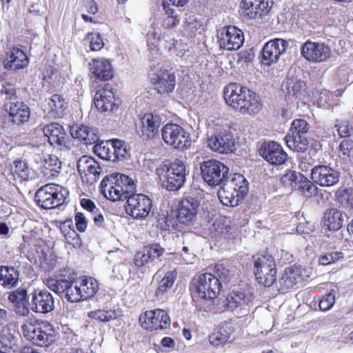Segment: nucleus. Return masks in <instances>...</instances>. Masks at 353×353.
<instances>
[{
    "label": "nucleus",
    "instance_id": "f257e3e1",
    "mask_svg": "<svg viewBox=\"0 0 353 353\" xmlns=\"http://www.w3.org/2000/svg\"><path fill=\"white\" fill-rule=\"evenodd\" d=\"M226 103L242 114H256L262 109L259 97L247 87L230 83L224 88Z\"/></svg>",
    "mask_w": 353,
    "mask_h": 353
},
{
    "label": "nucleus",
    "instance_id": "f03ea898",
    "mask_svg": "<svg viewBox=\"0 0 353 353\" xmlns=\"http://www.w3.org/2000/svg\"><path fill=\"white\" fill-rule=\"evenodd\" d=\"M100 188L103 195L112 201L125 200L129 194L137 191L134 180L119 172L104 177Z\"/></svg>",
    "mask_w": 353,
    "mask_h": 353
},
{
    "label": "nucleus",
    "instance_id": "7ed1b4c3",
    "mask_svg": "<svg viewBox=\"0 0 353 353\" xmlns=\"http://www.w3.org/2000/svg\"><path fill=\"white\" fill-rule=\"evenodd\" d=\"M68 194L69 192L63 187L56 183H48L37 190L34 199L39 207L50 210L61 205Z\"/></svg>",
    "mask_w": 353,
    "mask_h": 353
},
{
    "label": "nucleus",
    "instance_id": "20e7f679",
    "mask_svg": "<svg viewBox=\"0 0 353 353\" xmlns=\"http://www.w3.org/2000/svg\"><path fill=\"white\" fill-rule=\"evenodd\" d=\"M187 173L185 163L175 159L163 168L160 176L162 186L169 191L178 190L183 185Z\"/></svg>",
    "mask_w": 353,
    "mask_h": 353
},
{
    "label": "nucleus",
    "instance_id": "39448f33",
    "mask_svg": "<svg viewBox=\"0 0 353 353\" xmlns=\"http://www.w3.org/2000/svg\"><path fill=\"white\" fill-rule=\"evenodd\" d=\"M254 272L258 282L270 287L276 280V263L271 255H258L254 259Z\"/></svg>",
    "mask_w": 353,
    "mask_h": 353
},
{
    "label": "nucleus",
    "instance_id": "423d86ee",
    "mask_svg": "<svg viewBox=\"0 0 353 353\" xmlns=\"http://www.w3.org/2000/svg\"><path fill=\"white\" fill-rule=\"evenodd\" d=\"M220 280L211 273L199 275L194 284V294L193 298L205 300H213L221 290Z\"/></svg>",
    "mask_w": 353,
    "mask_h": 353
},
{
    "label": "nucleus",
    "instance_id": "0eeeda50",
    "mask_svg": "<svg viewBox=\"0 0 353 353\" xmlns=\"http://www.w3.org/2000/svg\"><path fill=\"white\" fill-rule=\"evenodd\" d=\"M21 331L24 337L38 346H48L54 341L50 324L26 323L22 325Z\"/></svg>",
    "mask_w": 353,
    "mask_h": 353
},
{
    "label": "nucleus",
    "instance_id": "6e6552de",
    "mask_svg": "<svg viewBox=\"0 0 353 353\" xmlns=\"http://www.w3.org/2000/svg\"><path fill=\"white\" fill-rule=\"evenodd\" d=\"M161 132L164 142L173 148L183 150L190 145L189 133L178 124L167 123Z\"/></svg>",
    "mask_w": 353,
    "mask_h": 353
},
{
    "label": "nucleus",
    "instance_id": "1a4fd4ad",
    "mask_svg": "<svg viewBox=\"0 0 353 353\" xmlns=\"http://www.w3.org/2000/svg\"><path fill=\"white\" fill-rule=\"evenodd\" d=\"M13 88L3 86L1 90V94H6V99H10V102L8 108V113L10 120L17 125H21L29 121L30 117V108L23 101L17 100L14 96Z\"/></svg>",
    "mask_w": 353,
    "mask_h": 353
},
{
    "label": "nucleus",
    "instance_id": "9d476101",
    "mask_svg": "<svg viewBox=\"0 0 353 353\" xmlns=\"http://www.w3.org/2000/svg\"><path fill=\"white\" fill-rule=\"evenodd\" d=\"M125 200V210L128 215L137 219H143L148 216L152 202L148 196L134 192L129 194Z\"/></svg>",
    "mask_w": 353,
    "mask_h": 353
},
{
    "label": "nucleus",
    "instance_id": "9b49d317",
    "mask_svg": "<svg viewBox=\"0 0 353 353\" xmlns=\"http://www.w3.org/2000/svg\"><path fill=\"white\" fill-rule=\"evenodd\" d=\"M201 172L202 178L208 185L216 186L225 181L229 168L219 161L210 159L201 165Z\"/></svg>",
    "mask_w": 353,
    "mask_h": 353
},
{
    "label": "nucleus",
    "instance_id": "f8f14e48",
    "mask_svg": "<svg viewBox=\"0 0 353 353\" xmlns=\"http://www.w3.org/2000/svg\"><path fill=\"white\" fill-rule=\"evenodd\" d=\"M161 123L162 119L159 114H144L136 125V132L143 141H152L159 137Z\"/></svg>",
    "mask_w": 353,
    "mask_h": 353
},
{
    "label": "nucleus",
    "instance_id": "ddd939ff",
    "mask_svg": "<svg viewBox=\"0 0 353 353\" xmlns=\"http://www.w3.org/2000/svg\"><path fill=\"white\" fill-rule=\"evenodd\" d=\"M208 146L214 152L229 154L235 149V139L230 130L223 129L208 134Z\"/></svg>",
    "mask_w": 353,
    "mask_h": 353
},
{
    "label": "nucleus",
    "instance_id": "4468645a",
    "mask_svg": "<svg viewBox=\"0 0 353 353\" xmlns=\"http://www.w3.org/2000/svg\"><path fill=\"white\" fill-rule=\"evenodd\" d=\"M71 303H76L93 297L99 290L97 281L90 276H82L74 280Z\"/></svg>",
    "mask_w": 353,
    "mask_h": 353
},
{
    "label": "nucleus",
    "instance_id": "2eb2a0df",
    "mask_svg": "<svg viewBox=\"0 0 353 353\" xmlns=\"http://www.w3.org/2000/svg\"><path fill=\"white\" fill-rule=\"evenodd\" d=\"M289 47V41L276 38L267 42L261 51V63L271 65L276 63L279 57L284 54Z\"/></svg>",
    "mask_w": 353,
    "mask_h": 353
},
{
    "label": "nucleus",
    "instance_id": "dca6fc26",
    "mask_svg": "<svg viewBox=\"0 0 353 353\" xmlns=\"http://www.w3.org/2000/svg\"><path fill=\"white\" fill-rule=\"evenodd\" d=\"M301 53L310 62L321 63L330 57L331 50L324 43L313 42L308 40L303 44Z\"/></svg>",
    "mask_w": 353,
    "mask_h": 353
},
{
    "label": "nucleus",
    "instance_id": "f3484780",
    "mask_svg": "<svg viewBox=\"0 0 353 353\" xmlns=\"http://www.w3.org/2000/svg\"><path fill=\"white\" fill-rule=\"evenodd\" d=\"M141 325L150 330H163L170 327V319L166 311L161 309L148 311L140 317Z\"/></svg>",
    "mask_w": 353,
    "mask_h": 353
},
{
    "label": "nucleus",
    "instance_id": "a211bd4d",
    "mask_svg": "<svg viewBox=\"0 0 353 353\" xmlns=\"http://www.w3.org/2000/svg\"><path fill=\"white\" fill-rule=\"evenodd\" d=\"M220 48L227 50L239 49L244 42L242 30L235 26L224 28L219 35Z\"/></svg>",
    "mask_w": 353,
    "mask_h": 353
},
{
    "label": "nucleus",
    "instance_id": "6ab92c4d",
    "mask_svg": "<svg viewBox=\"0 0 353 353\" xmlns=\"http://www.w3.org/2000/svg\"><path fill=\"white\" fill-rule=\"evenodd\" d=\"M259 154L272 165H280L287 160V153L277 142H264L259 149Z\"/></svg>",
    "mask_w": 353,
    "mask_h": 353
},
{
    "label": "nucleus",
    "instance_id": "aec40b11",
    "mask_svg": "<svg viewBox=\"0 0 353 353\" xmlns=\"http://www.w3.org/2000/svg\"><path fill=\"white\" fill-rule=\"evenodd\" d=\"M339 177L340 173L327 165H316L311 169L312 179L321 186H332L339 182Z\"/></svg>",
    "mask_w": 353,
    "mask_h": 353
},
{
    "label": "nucleus",
    "instance_id": "412c9836",
    "mask_svg": "<svg viewBox=\"0 0 353 353\" xmlns=\"http://www.w3.org/2000/svg\"><path fill=\"white\" fill-rule=\"evenodd\" d=\"M273 4L272 0H242L241 8L248 19H259L266 15Z\"/></svg>",
    "mask_w": 353,
    "mask_h": 353
},
{
    "label": "nucleus",
    "instance_id": "4be33fe9",
    "mask_svg": "<svg viewBox=\"0 0 353 353\" xmlns=\"http://www.w3.org/2000/svg\"><path fill=\"white\" fill-rule=\"evenodd\" d=\"M250 296L242 292H233L229 294L225 301V306L237 316H245L250 307Z\"/></svg>",
    "mask_w": 353,
    "mask_h": 353
},
{
    "label": "nucleus",
    "instance_id": "5701e85b",
    "mask_svg": "<svg viewBox=\"0 0 353 353\" xmlns=\"http://www.w3.org/2000/svg\"><path fill=\"white\" fill-rule=\"evenodd\" d=\"M306 88V83L295 77H288L282 84V92L288 102H292L296 99H304L307 94Z\"/></svg>",
    "mask_w": 353,
    "mask_h": 353
},
{
    "label": "nucleus",
    "instance_id": "b1692460",
    "mask_svg": "<svg viewBox=\"0 0 353 353\" xmlns=\"http://www.w3.org/2000/svg\"><path fill=\"white\" fill-rule=\"evenodd\" d=\"M30 307L36 313L46 314L54 310V300L51 293L46 290L34 291Z\"/></svg>",
    "mask_w": 353,
    "mask_h": 353
},
{
    "label": "nucleus",
    "instance_id": "393cba45",
    "mask_svg": "<svg viewBox=\"0 0 353 353\" xmlns=\"http://www.w3.org/2000/svg\"><path fill=\"white\" fill-rule=\"evenodd\" d=\"M46 286L52 291L63 296L68 301L71 302V293H73L74 280L66 279L65 276H59L50 277L46 281Z\"/></svg>",
    "mask_w": 353,
    "mask_h": 353
},
{
    "label": "nucleus",
    "instance_id": "a878e982",
    "mask_svg": "<svg viewBox=\"0 0 353 353\" xmlns=\"http://www.w3.org/2000/svg\"><path fill=\"white\" fill-rule=\"evenodd\" d=\"M151 82L159 94H167L174 90L176 77L174 74L169 70H161L151 77Z\"/></svg>",
    "mask_w": 353,
    "mask_h": 353
},
{
    "label": "nucleus",
    "instance_id": "bb28decb",
    "mask_svg": "<svg viewBox=\"0 0 353 353\" xmlns=\"http://www.w3.org/2000/svg\"><path fill=\"white\" fill-rule=\"evenodd\" d=\"M199 207L198 201L193 197H186L179 204L177 219L183 224L192 222L196 218Z\"/></svg>",
    "mask_w": 353,
    "mask_h": 353
},
{
    "label": "nucleus",
    "instance_id": "cd10ccee",
    "mask_svg": "<svg viewBox=\"0 0 353 353\" xmlns=\"http://www.w3.org/2000/svg\"><path fill=\"white\" fill-rule=\"evenodd\" d=\"M28 63L26 54L18 48L10 49L3 61L6 69L14 71L26 68Z\"/></svg>",
    "mask_w": 353,
    "mask_h": 353
},
{
    "label": "nucleus",
    "instance_id": "c85d7f7f",
    "mask_svg": "<svg viewBox=\"0 0 353 353\" xmlns=\"http://www.w3.org/2000/svg\"><path fill=\"white\" fill-rule=\"evenodd\" d=\"M89 66L90 72L97 80L107 81L113 77L112 65L104 58L93 59Z\"/></svg>",
    "mask_w": 353,
    "mask_h": 353
},
{
    "label": "nucleus",
    "instance_id": "c756f323",
    "mask_svg": "<svg viewBox=\"0 0 353 353\" xmlns=\"http://www.w3.org/2000/svg\"><path fill=\"white\" fill-rule=\"evenodd\" d=\"M43 132L51 145L65 146L67 134L63 126L60 124L52 123L46 125L43 127Z\"/></svg>",
    "mask_w": 353,
    "mask_h": 353
},
{
    "label": "nucleus",
    "instance_id": "7c9ffc66",
    "mask_svg": "<svg viewBox=\"0 0 353 353\" xmlns=\"http://www.w3.org/2000/svg\"><path fill=\"white\" fill-rule=\"evenodd\" d=\"M93 101L96 108L101 112H112L115 108V99L112 89L104 88L99 90Z\"/></svg>",
    "mask_w": 353,
    "mask_h": 353
},
{
    "label": "nucleus",
    "instance_id": "2f4dec72",
    "mask_svg": "<svg viewBox=\"0 0 353 353\" xmlns=\"http://www.w3.org/2000/svg\"><path fill=\"white\" fill-rule=\"evenodd\" d=\"M304 270L301 266L294 265L286 268L279 280L281 286L284 290L292 288L296 284L303 281Z\"/></svg>",
    "mask_w": 353,
    "mask_h": 353
},
{
    "label": "nucleus",
    "instance_id": "473e14b6",
    "mask_svg": "<svg viewBox=\"0 0 353 353\" xmlns=\"http://www.w3.org/2000/svg\"><path fill=\"white\" fill-rule=\"evenodd\" d=\"M70 132L73 138L90 145L98 141L97 130L84 125L74 124L70 127Z\"/></svg>",
    "mask_w": 353,
    "mask_h": 353
},
{
    "label": "nucleus",
    "instance_id": "72a5a7b5",
    "mask_svg": "<svg viewBox=\"0 0 353 353\" xmlns=\"http://www.w3.org/2000/svg\"><path fill=\"white\" fill-rule=\"evenodd\" d=\"M19 272L12 266H0V285L6 288L11 289L17 285Z\"/></svg>",
    "mask_w": 353,
    "mask_h": 353
},
{
    "label": "nucleus",
    "instance_id": "f704fd0d",
    "mask_svg": "<svg viewBox=\"0 0 353 353\" xmlns=\"http://www.w3.org/2000/svg\"><path fill=\"white\" fill-rule=\"evenodd\" d=\"M324 226L330 231H337L343 226L344 215L339 210L332 208L326 210L324 214Z\"/></svg>",
    "mask_w": 353,
    "mask_h": 353
},
{
    "label": "nucleus",
    "instance_id": "c9c22d12",
    "mask_svg": "<svg viewBox=\"0 0 353 353\" xmlns=\"http://www.w3.org/2000/svg\"><path fill=\"white\" fill-rule=\"evenodd\" d=\"M49 113L54 118H61L64 116L68 109V103L59 94H53L48 103Z\"/></svg>",
    "mask_w": 353,
    "mask_h": 353
},
{
    "label": "nucleus",
    "instance_id": "e433bc0d",
    "mask_svg": "<svg viewBox=\"0 0 353 353\" xmlns=\"http://www.w3.org/2000/svg\"><path fill=\"white\" fill-rule=\"evenodd\" d=\"M232 189L231 185L227 186L223 183L218 192L219 199L224 205L236 206L239 204V200L243 198Z\"/></svg>",
    "mask_w": 353,
    "mask_h": 353
},
{
    "label": "nucleus",
    "instance_id": "4c0bfd02",
    "mask_svg": "<svg viewBox=\"0 0 353 353\" xmlns=\"http://www.w3.org/2000/svg\"><path fill=\"white\" fill-rule=\"evenodd\" d=\"M223 183L227 186L231 185L232 190L238 192L241 197H243L248 191V182L242 174H234L231 179L227 177Z\"/></svg>",
    "mask_w": 353,
    "mask_h": 353
},
{
    "label": "nucleus",
    "instance_id": "58836bf2",
    "mask_svg": "<svg viewBox=\"0 0 353 353\" xmlns=\"http://www.w3.org/2000/svg\"><path fill=\"white\" fill-rule=\"evenodd\" d=\"M285 142L290 150L296 152H304L309 143L306 137L295 135L293 133L287 134Z\"/></svg>",
    "mask_w": 353,
    "mask_h": 353
},
{
    "label": "nucleus",
    "instance_id": "ea45409f",
    "mask_svg": "<svg viewBox=\"0 0 353 353\" xmlns=\"http://www.w3.org/2000/svg\"><path fill=\"white\" fill-rule=\"evenodd\" d=\"M232 330L226 325L215 330L210 336V343L214 346L219 347L224 345L230 338Z\"/></svg>",
    "mask_w": 353,
    "mask_h": 353
},
{
    "label": "nucleus",
    "instance_id": "a19ab883",
    "mask_svg": "<svg viewBox=\"0 0 353 353\" xmlns=\"http://www.w3.org/2000/svg\"><path fill=\"white\" fill-rule=\"evenodd\" d=\"M113 148L112 139H111L97 142L93 147V151L101 159L113 162Z\"/></svg>",
    "mask_w": 353,
    "mask_h": 353
},
{
    "label": "nucleus",
    "instance_id": "79ce46f5",
    "mask_svg": "<svg viewBox=\"0 0 353 353\" xmlns=\"http://www.w3.org/2000/svg\"><path fill=\"white\" fill-rule=\"evenodd\" d=\"M176 274L174 272H168L164 277L160 281L159 285L155 292V296L158 299H162L164 294L170 290L175 280Z\"/></svg>",
    "mask_w": 353,
    "mask_h": 353
},
{
    "label": "nucleus",
    "instance_id": "37998d69",
    "mask_svg": "<svg viewBox=\"0 0 353 353\" xmlns=\"http://www.w3.org/2000/svg\"><path fill=\"white\" fill-rule=\"evenodd\" d=\"M11 172L14 179L19 183L27 181L30 176L28 166L21 160H17L14 162V166L12 168Z\"/></svg>",
    "mask_w": 353,
    "mask_h": 353
},
{
    "label": "nucleus",
    "instance_id": "c03bdc74",
    "mask_svg": "<svg viewBox=\"0 0 353 353\" xmlns=\"http://www.w3.org/2000/svg\"><path fill=\"white\" fill-rule=\"evenodd\" d=\"M294 190H298L305 198H310L316 194L318 188L307 177L303 176V179L299 181Z\"/></svg>",
    "mask_w": 353,
    "mask_h": 353
},
{
    "label": "nucleus",
    "instance_id": "a18cd8bd",
    "mask_svg": "<svg viewBox=\"0 0 353 353\" xmlns=\"http://www.w3.org/2000/svg\"><path fill=\"white\" fill-rule=\"evenodd\" d=\"M337 201L343 208L353 211V189L343 188L339 190Z\"/></svg>",
    "mask_w": 353,
    "mask_h": 353
},
{
    "label": "nucleus",
    "instance_id": "49530a36",
    "mask_svg": "<svg viewBox=\"0 0 353 353\" xmlns=\"http://www.w3.org/2000/svg\"><path fill=\"white\" fill-rule=\"evenodd\" d=\"M213 232L215 235H223L225 238H230L232 234L230 220L228 218L221 219L216 221L212 225Z\"/></svg>",
    "mask_w": 353,
    "mask_h": 353
},
{
    "label": "nucleus",
    "instance_id": "de8ad7c7",
    "mask_svg": "<svg viewBox=\"0 0 353 353\" xmlns=\"http://www.w3.org/2000/svg\"><path fill=\"white\" fill-rule=\"evenodd\" d=\"M113 144V162L123 161L128 155L127 144L119 139H112Z\"/></svg>",
    "mask_w": 353,
    "mask_h": 353
},
{
    "label": "nucleus",
    "instance_id": "09e8293b",
    "mask_svg": "<svg viewBox=\"0 0 353 353\" xmlns=\"http://www.w3.org/2000/svg\"><path fill=\"white\" fill-rule=\"evenodd\" d=\"M88 316L100 322H108L117 317V313L113 310H97L88 313Z\"/></svg>",
    "mask_w": 353,
    "mask_h": 353
},
{
    "label": "nucleus",
    "instance_id": "8fccbe9b",
    "mask_svg": "<svg viewBox=\"0 0 353 353\" xmlns=\"http://www.w3.org/2000/svg\"><path fill=\"white\" fill-rule=\"evenodd\" d=\"M101 171V168L99 163L92 158L90 161L88 169H86L85 172L83 173V176L86 178L88 183H93L99 179Z\"/></svg>",
    "mask_w": 353,
    "mask_h": 353
},
{
    "label": "nucleus",
    "instance_id": "3c124183",
    "mask_svg": "<svg viewBox=\"0 0 353 353\" xmlns=\"http://www.w3.org/2000/svg\"><path fill=\"white\" fill-rule=\"evenodd\" d=\"M303 174L296 171L288 170L281 179V183L291 188L292 190H294L301 179Z\"/></svg>",
    "mask_w": 353,
    "mask_h": 353
},
{
    "label": "nucleus",
    "instance_id": "603ef678",
    "mask_svg": "<svg viewBox=\"0 0 353 353\" xmlns=\"http://www.w3.org/2000/svg\"><path fill=\"white\" fill-rule=\"evenodd\" d=\"M309 125L305 120L301 119H295L292 121L288 133L306 137Z\"/></svg>",
    "mask_w": 353,
    "mask_h": 353
},
{
    "label": "nucleus",
    "instance_id": "864d4df0",
    "mask_svg": "<svg viewBox=\"0 0 353 353\" xmlns=\"http://www.w3.org/2000/svg\"><path fill=\"white\" fill-rule=\"evenodd\" d=\"M339 157L350 161L353 160V140L345 139L339 145Z\"/></svg>",
    "mask_w": 353,
    "mask_h": 353
},
{
    "label": "nucleus",
    "instance_id": "5fc2aeb1",
    "mask_svg": "<svg viewBox=\"0 0 353 353\" xmlns=\"http://www.w3.org/2000/svg\"><path fill=\"white\" fill-rule=\"evenodd\" d=\"M134 262L135 265L138 268H142L145 265H148V268H150V265H153L151 257L148 254V252L146 251L144 248L142 250L136 253Z\"/></svg>",
    "mask_w": 353,
    "mask_h": 353
},
{
    "label": "nucleus",
    "instance_id": "6e6d98bb",
    "mask_svg": "<svg viewBox=\"0 0 353 353\" xmlns=\"http://www.w3.org/2000/svg\"><path fill=\"white\" fill-rule=\"evenodd\" d=\"M214 270L219 279L224 282H228L234 275V271L228 269V267L223 263L216 264L214 267Z\"/></svg>",
    "mask_w": 353,
    "mask_h": 353
},
{
    "label": "nucleus",
    "instance_id": "4d7b16f0",
    "mask_svg": "<svg viewBox=\"0 0 353 353\" xmlns=\"http://www.w3.org/2000/svg\"><path fill=\"white\" fill-rule=\"evenodd\" d=\"M43 169H61V162L59 160L57 156L52 154H47L43 156Z\"/></svg>",
    "mask_w": 353,
    "mask_h": 353
},
{
    "label": "nucleus",
    "instance_id": "13d9d810",
    "mask_svg": "<svg viewBox=\"0 0 353 353\" xmlns=\"http://www.w3.org/2000/svg\"><path fill=\"white\" fill-rule=\"evenodd\" d=\"M144 248L148 252V254L151 257L152 262H154L156 259H159L161 256L165 252V249L157 243L150 244L145 246Z\"/></svg>",
    "mask_w": 353,
    "mask_h": 353
},
{
    "label": "nucleus",
    "instance_id": "bf43d9fd",
    "mask_svg": "<svg viewBox=\"0 0 353 353\" xmlns=\"http://www.w3.org/2000/svg\"><path fill=\"white\" fill-rule=\"evenodd\" d=\"M113 272L115 273L116 276L118 279L123 280L128 277L130 274V265L126 263H119L114 267Z\"/></svg>",
    "mask_w": 353,
    "mask_h": 353
},
{
    "label": "nucleus",
    "instance_id": "052dcab7",
    "mask_svg": "<svg viewBox=\"0 0 353 353\" xmlns=\"http://www.w3.org/2000/svg\"><path fill=\"white\" fill-rule=\"evenodd\" d=\"M8 300L13 304L21 303L27 300V291L26 290H17L10 293L8 296Z\"/></svg>",
    "mask_w": 353,
    "mask_h": 353
},
{
    "label": "nucleus",
    "instance_id": "680f3d73",
    "mask_svg": "<svg viewBox=\"0 0 353 353\" xmlns=\"http://www.w3.org/2000/svg\"><path fill=\"white\" fill-rule=\"evenodd\" d=\"M338 134L341 137H348L353 134V125L347 121H343L339 125H336Z\"/></svg>",
    "mask_w": 353,
    "mask_h": 353
},
{
    "label": "nucleus",
    "instance_id": "e2e57ef3",
    "mask_svg": "<svg viewBox=\"0 0 353 353\" xmlns=\"http://www.w3.org/2000/svg\"><path fill=\"white\" fill-rule=\"evenodd\" d=\"M88 38L90 40V47L92 50H99L103 48L104 43L99 34L89 33Z\"/></svg>",
    "mask_w": 353,
    "mask_h": 353
},
{
    "label": "nucleus",
    "instance_id": "0e129e2a",
    "mask_svg": "<svg viewBox=\"0 0 353 353\" xmlns=\"http://www.w3.org/2000/svg\"><path fill=\"white\" fill-rule=\"evenodd\" d=\"M341 257H343L341 252H333L321 256L319 257V262L322 265H326L335 262Z\"/></svg>",
    "mask_w": 353,
    "mask_h": 353
},
{
    "label": "nucleus",
    "instance_id": "69168bd1",
    "mask_svg": "<svg viewBox=\"0 0 353 353\" xmlns=\"http://www.w3.org/2000/svg\"><path fill=\"white\" fill-rule=\"evenodd\" d=\"M335 302V297L331 293L326 294L319 301V306L322 311L329 310Z\"/></svg>",
    "mask_w": 353,
    "mask_h": 353
},
{
    "label": "nucleus",
    "instance_id": "338daca9",
    "mask_svg": "<svg viewBox=\"0 0 353 353\" xmlns=\"http://www.w3.org/2000/svg\"><path fill=\"white\" fill-rule=\"evenodd\" d=\"M76 228L79 232L85 231L88 227V220L82 212H77L74 216Z\"/></svg>",
    "mask_w": 353,
    "mask_h": 353
},
{
    "label": "nucleus",
    "instance_id": "774afa93",
    "mask_svg": "<svg viewBox=\"0 0 353 353\" xmlns=\"http://www.w3.org/2000/svg\"><path fill=\"white\" fill-rule=\"evenodd\" d=\"M57 265V259L56 257L50 254L48 256H45L43 261L41 262V266L46 271H51L54 269Z\"/></svg>",
    "mask_w": 353,
    "mask_h": 353
}]
</instances>
